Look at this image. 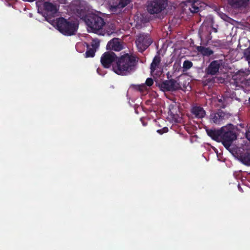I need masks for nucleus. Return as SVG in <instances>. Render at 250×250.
Masks as SVG:
<instances>
[{"label": "nucleus", "instance_id": "f257e3e1", "mask_svg": "<svg viewBox=\"0 0 250 250\" xmlns=\"http://www.w3.org/2000/svg\"><path fill=\"white\" fill-rule=\"evenodd\" d=\"M138 58L132 54L125 53L118 57L113 64V70L118 75L126 76L134 72Z\"/></svg>", "mask_w": 250, "mask_h": 250}, {"label": "nucleus", "instance_id": "f03ea898", "mask_svg": "<svg viewBox=\"0 0 250 250\" xmlns=\"http://www.w3.org/2000/svg\"><path fill=\"white\" fill-rule=\"evenodd\" d=\"M82 19L87 26L89 31L102 35H104L103 28L105 25V22L103 18L95 14H89L85 15Z\"/></svg>", "mask_w": 250, "mask_h": 250}, {"label": "nucleus", "instance_id": "7ed1b4c3", "mask_svg": "<svg viewBox=\"0 0 250 250\" xmlns=\"http://www.w3.org/2000/svg\"><path fill=\"white\" fill-rule=\"evenodd\" d=\"M55 24L57 29L65 36L73 35L77 30L78 26L76 23L68 21L62 17L57 18Z\"/></svg>", "mask_w": 250, "mask_h": 250}, {"label": "nucleus", "instance_id": "20e7f679", "mask_svg": "<svg viewBox=\"0 0 250 250\" xmlns=\"http://www.w3.org/2000/svg\"><path fill=\"white\" fill-rule=\"evenodd\" d=\"M153 40L148 33H141L138 34L136 38L135 43L139 52H143L152 43Z\"/></svg>", "mask_w": 250, "mask_h": 250}, {"label": "nucleus", "instance_id": "39448f33", "mask_svg": "<svg viewBox=\"0 0 250 250\" xmlns=\"http://www.w3.org/2000/svg\"><path fill=\"white\" fill-rule=\"evenodd\" d=\"M237 138L236 133L232 130H230L226 127H222V133L220 142L227 148L229 149L233 141Z\"/></svg>", "mask_w": 250, "mask_h": 250}, {"label": "nucleus", "instance_id": "423d86ee", "mask_svg": "<svg viewBox=\"0 0 250 250\" xmlns=\"http://www.w3.org/2000/svg\"><path fill=\"white\" fill-rule=\"evenodd\" d=\"M167 6V0H153L147 4V10L150 14H159Z\"/></svg>", "mask_w": 250, "mask_h": 250}, {"label": "nucleus", "instance_id": "0eeeda50", "mask_svg": "<svg viewBox=\"0 0 250 250\" xmlns=\"http://www.w3.org/2000/svg\"><path fill=\"white\" fill-rule=\"evenodd\" d=\"M118 58V57L113 52H105L101 58V62L104 68H108L113 64V62H116Z\"/></svg>", "mask_w": 250, "mask_h": 250}, {"label": "nucleus", "instance_id": "6e6552de", "mask_svg": "<svg viewBox=\"0 0 250 250\" xmlns=\"http://www.w3.org/2000/svg\"><path fill=\"white\" fill-rule=\"evenodd\" d=\"M159 87L164 92L174 91L178 89L179 84L173 79L165 80L159 83Z\"/></svg>", "mask_w": 250, "mask_h": 250}, {"label": "nucleus", "instance_id": "1a4fd4ad", "mask_svg": "<svg viewBox=\"0 0 250 250\" xmlns=\"http://www.w3.org/2000/svg\"><path fill=\"white\" fill-rule=\"evenodd\" d=\"M222 65V61L214 60L212 61L205 69V73L207 75H216L219 73V70Z\"/></svg>", "mask_w": 250, "mask_h": 250}, {"label": "nucleus", "instance_id": "9d476101", "mask_svg": "<svg viewBox=\"0 0 250 250\" xmlns=\"http://www.w3.org/2000/svg\"><path fill=\"white\" fill-rule=\"evenodd\" d=\"M100 46V41L98 39H94L92 40L90 44H86L87 50L84 55L85 58H92L95 56L97 49Z\"/></svg>", "mask_w": 250, "mask_h": 250}, {"label": "nucleus", "instance_id": "9b49d317", "mask_svg": "<svg viewBox=\"0 0 250 250\" xmlns=\"http://www.w3.org/2000/svg\"><path fill=\"white\" fill-rule=\"evenodd\" d=\"M226 116V113L219 109L216 112L211 113L209 115V119L211 123L219 125L225 120Z\"/></svg>", "mask_w": 250, "mask_h": 250}, {"label": "nucleus", "instance_id": "f8f14e48", "mask_svg": "<svg viewBox=\"0 0 250 250\" xmlns=\"http://www.w3.org/2000/svg\"><path fill=\"white\" fill-rule=\"evenodd\" d=\"M123 48V46L118 38H114L110 40L107 44V50L120 51Z\"/></svg>", "mask_w": 250, "mask_h": 250}, {"label": "nucleus", "instance_id": "ddd939ff", "mask_svg": "<svg viewBox=\"0 0 250 250\" xmlns=\"http://www.w3.org/2000/svg\"><path fill=\"white\" fill-rule=\"evenodd\" d=\"M44 10L46 12L47 15L54 17L58 10V7L56 4H53L49 1H45L43 4Z\"/></svg>", "mask_w": 250, "mask_h": 250}, {"label": "nucleus", "instance_id": "4468645a", "mask_svg": "<svg viewBox=\"0 0 250 250\" xmlns=\"http://www.w3.org/2000/svg\"><path fill=\"white\" fill-rule=\"evenodd\" d=\"M190 112L194 118L198 119H202L206 115V112L201 106H193L191 108Z\"/></svg>", "mask_w": 250, "mask_h": 250}, {"label": "nucleus", "instance_id": "2eb2a0df", "mask_svg": "<svg viewBox=\"0 0 250 250\" xmlns=\"http://www.w3.org/2000/svg\"><path fill=\"white\" fill-rule=\"evenodd\" d=\"M206 131L208 135L212 140L220 142L221 134L222 133V127L220 129L207 128L206 129Z\"/></svg>", "mask_w": 250, "mask_h": 250}, {"label": "nucleus", "instance_id": "dca6fc26", "mask_svg": "<svg viewBox=\"0 0 250 250\" xmlns=\"http://www.w3.org/2000/svg\"><path fill=\"white\" fill-rule=\"evenodd\" d=\"M249 0H229V3L234 8L245 7Z\"/></svg>", "mask_w": 250, "mask_h": 250}, {"label": "nucleus", "instance_id": "f3484780", "mask_svg": "<svg viewBox=\"0 0 250 250\" xmlns=\"http://www.w3.org/2000/svg\"><path fill=\"white\" fill-rule=\"evenodd\" d=\"M197 51L204 56L209 57L213 54V51L209 47H206L203 46H197L196 47Z\"/></svg>", "mask_w": 250, "mask_h": 250}, {"label": "nucleus", "instance_id": "a211bd4d", "mask_svg": "<svg viewBox=\"0 0 250 250\" xmlns=\"http://www.w3.org/2000/svg\"><path fill=\"white\" fill-rule=\"evenodd\" d=\"M131 0H119V2L116 4L111 5V8L112 11L116 10L117 9H122L125 7L128 4L130 3Z\"/></svg>", "mask_w": 250, "mask_h": 250}, {"label": "nucleus", "instance_id": "6ab92c4d", "mask_svg": "<svg viewBox=\"0 0 250 250\" xmlns=\"http://www.w3.org/2000/svg\"><path fill=\"white\" fill-rule=\"evenodd\" d=\"M161 61V58L159 56L157 55L155 56L150 65L151 73L152 74L154 72L157 67H158L160 64Z\"/></svg>", "mask_w": 250, "mask_h": 250}, {"label": "nucleus", "instance_id": "aec40b11", "mask_svg": "<svg viewBox=\"0 0 250 250\" xmlns=\"http://www.w3.org/2000/svg\"><path fill=\"white\" fill-rule=\"evenodd\" d=\"M240 159L243 164L246 166H250V154L249 153H246L241 155Z\"/></svg>", "mask_w": 250, "mask_h": 250}, {"label": "nucleus", "instance_id": "412c9836", "mask_svg": "<svg viewBox=\"0 0 250 250\" xmlns=\"http://www.w3.org/2000/svg\"><path fill=\"white\" fill-rule=\"evenodd\" d=\"M249 74L250 71L248 69H241L236 73L235 77H236V79L238 78L239 77H242L245 79V77L248 76Z\"/></svg>", "mask_w": 250, "mask_h": 250}, {"label": "nucleus", "instance_id": "4be33fe9", "mask_svg": "<svg viewBox=\"0 0 250 250\" xmlns=\"http://www.w3.org/2000/svg\"><path fill=\"white\" fill-rule=\"evenodd\" d=\"M193 66V63L188 60H186L183 64V71H187L191 68Z\"/></svg>", "mask_w": 250, "mask_h": 250}, {"label": "nucleus", "instance_id": "5701e85b", "mask_svg": "<svg viewBox=\"0 0 250 250\" xmlns=\"http://www.w3.org/2000/svg\"><path fill=\"white\" fill-rule=\"evenodd\" d=\"M227 98L224 96H222L221 98H218V102L221 104L220 107L222 108H225L226 106L227 103L226 102Z\"/></svg>", "mask_w": 250, "mask_h": 250}, {"label": "nucleus", "instance_id": "b1692460", "mask_svg": "<svg viewBox=\"0 0 250 250\" xmlns=\"http://www.w3.org/2000/svg\"><path fill=\"white\" fill-rule=\"evenodd\" d=\"M244 56L248 63H250V46L245 50L244 52Z\"/></svg>", "mask_w": 250, "mask_h": 250}, {"label": "nucleus", "instance_id": "393cba45", "mask_svg": "<svg viewBox=\"0 0 250 250\" xmlns=\"http://www.w3.org/2000/svg\"><path fill=\"white\" fill-rule=\"evenodd\" d=\"M134 87L137 90L140 92H143L145 90H146V86L145 83H143L141 84L135 85Z\"/></svg>", "mask_w": 250, "mask_h": 250}, {"label": "nucleus", "instance_id": "a878e982", "mask_svg": "<svg viewBox=\"0 0 250 250\" xmlns=\"http://www.w3.org/2000/svg\"><path fill=\"white\" fill-rule=\"evenodd\" d=\"M189 10L192 13H197L199 11V8L195 5V3H192L189 7Z\"/></svg>", "mask_w": 250, "mask_h": 250}, {"label": "nucleus", "instance_id": "bb28decb", "mask_svg": "<svg viewBox=\"0 0 250 250\" xmlns=\"http://www.w3.org/2000/svg\"><path fill=\"white\" fill-rule=\"evenodd\" d=\"M153 80L151 78H148L146 79L145 84L146 86H151L153 85Z\"/></svg>", "mask_w": 250, "mask_h": 250}, {"label": "nucleus", "instance_id": "cd10ccee", "mask_svg": "<svg viewBox=\"0 0 250 250\" xmlns=\"http://www.w3.org/2000/svg\"><path fill=\"white\" fill-rule=\"evenodd\" d=\"M168 131V128L167 127H164L162 129L157 130V132L160 134H162L164 133L167 132Z\"/></svg>", "mask_w": 250, "mask_h": 250}, {"label": "nucleus", "instance_id": "c85d7f7f", "mask_svg": "<svg viewBox=\"0 0 250 250\" xmlns=\"http://www.w3.org/2000/svg\"><path fill=\"white\" fill-rule=\"evenodd\" d=\"M246 137L247 138V139L250 141V131L246 132Z\"/></svg>", "mask_w": 250, "mask_h": 250}, {"label": "nucleus", "instance_id": "c756f323", "mask_svg": "<svg viewBox=\"0 0 250 250\" xmlns=\"http://www.w3.org/2000/svg\"><path fill=\"white\" fill-rule=\"evenodd\" d=\"M212 31L215 32V33H216L217 32V28H215V27H212Z\"/></svg>", "mask_w": 250, "mask_h": 250}, {"label": "nucleus", "instance_id": "7c9ffc66", "mask_svg": "<svg viewBox=\"0 0 250 250\" xmlns=\"http://www.w3.org/2000/svg\"><path fill=\"white\" fill-rule=\"evenodd\" d=\"M249 102L250 103V98H249Z\"/></svg>", "mask_w": 250, "mask_h": 250}]
</instances>
